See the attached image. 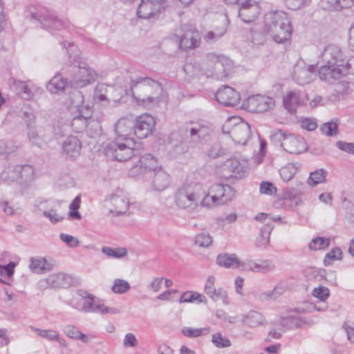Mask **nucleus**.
Returning <instances> with one entry per match:
<instances>
[{
  "label": "nucleus",
  "mask_w": 354,
  "mask_h": 354,
  "mask_svg": "<svg viewBox=\"0 0 354 354\" xmlns=\"http://www.w3.org/2000/svg\"><path fill=\"white\" fill-rule=\"evenodd\" d=\"M130 89L137 102L147 106L158 104L163 91L161 84L142 77L131 80Z\"/></svg>",
  "instance_id": "f257e3e1"
},
{
  "label": "nucleus",
  "mask_w": 354,
  "mask_h": 354,
  "mask_svg": "<svg viewBox=\"0 0 354 354\" xmlns=\"http://www.w3.org/2000/svg\"><path fill=\"white\" fill-rule=\"evenodd\" d=\"M263 30L278 44L288 41L292 34V28L287 14L283 11L267 13L264 17Z\"/></svg>",
  "instance_id": "f03ea898"
},
{
  "label": "nucleus",
  "mask_w": 354,
  "mask_h": 354,
  "mask_svg": "<svg viewBox=\"0 0 354 354\" xmlns=\"http://www.w3.org/2000/svg\"><path fill=\"white\" fill-rule=\"evenodd\" d=\"M61 44L67 50L70 58H73V64L76 68L73 81L77 87L82 88L95 82L97 78V73L87 64L80 62L77 46L68 41L61 42Z\"/></svg>",
  "instance_id": "7ed1b4c3"
},
{
  "label": "nucleus",
  "mask_w": 354,
  "mask_h": 354,
  "mask_svg": "<svg viewBox=\"0 0 354 354\" xmlns=\"http://www.w3.org/2000/svg\"><path fill=\"white\" fill-rule=\"evenodd\" d=\"M136 142L133 139L115 138V140L107 143L104 147V153L117 161L123 162L136 157L138 152L134 149Z\"/></svg>",
  "instance_id": "20e7f679"
},
{
  "label": "nucleus",
  "mask_w": 354,
  "mask_h": 354,
  "mask_svg": "<svg viewBox=\"0 0 354 354\" xmlns=\"http://www.w3.org/2000/svg\"><path fill=\"white\" fill-rule=\"evenodd\" d=\"M26 18L39 22L44 28L60 30L66 25V21L58 18L53 11L43 7H31L26 12Z\"/></svg>",
  "instance_id": "39448f33"
},
{
  "label": "nucleus",
  "mask_w": 354,
  "mask_h": 354,
  "mask_svg": "<svg viewBox=\"0 0 354 354\" xmlns=\"http://www.w3.org/2000/svg\"><path fill=\"white\" fill-rule=\"evenodd\" d=\"M270 137L273 142L279 144L289 153L300 154L308 149L304 138L292 134L286 135L282 130L273 131Z\"/></svg>",
  "instance_id": "423d86ee"
},
{
  "label": "nucleus",
  "mask_w": 354,
  "mask_h": 354,
  "mask_svg": "<svg viewBox=\"0 0 354 354\" xmlns=\"http://www.w3.org/2000/svg\"><path fill=\"white\" fill-rule=\"evenodd\" d=\"M201 198V195L198 192V188L188 185L177 190L175 202L179 208L191 212L198 207Z\"/></svg>",
  "instance_id": "0eeeda50"
},
{
  "label": "nucleus",
  "mask_w": 354,
  "mask_h": 354,
  "mask_svg": "<svg viewBox=\"0 0 354 354\" xmlns=\"http://www.w3.org/2000/svg\"><path fill=\"white\" fill-rule=\"evenodd\" d=\"M176 35L179 39L180 48L184 50L197 47L200 44L198 31L192 25L184 24L176 30Z\"/></svg>",
  "instance_id": "6e6552de"
},
{
  "label": "nucleus",
  "mask_w": 354,
  "mask_h": 354,
  "mask_svg": "<svg viewBox=\"0 0 354 354\" xmlns=\"http://www.w3.org/2000/svg\"><path fill=\"white\" fill-rule=\"evenodd\" d=\"M170 0H141L137 9V15L142 19H150L164 10Z\"/></svg>",
  "instance_id": "1a4fd4ad"
},
{
  "label": "nucleus",
  "mask_w": 354,
  "mask_h": 354,
  "mask_svg": "<svg viewBox=\"0 0 354 354\" xmlns=\"http://www.w3.org/2000/svg\"><path fill=\"white\" fill-rule=\"evenodd\" d=\"M317 67L308 65L304 61H298L292 72L293 80L299 85L310 83L316 77Z\"/></svg>",
  "instance_id": "9d476101"
},
{
  "label": "nucleus",
  "mask_w": 354,
  "mask_h": 354,
  "mask_svg": "<svg viewBox=\"0 0 354 354\" xmlns=\"http://www.w3.org/2000/svg\"><path fill=\"white\" fill-rule=\"evenodd\" d=\"M243 105L250 112L263 113L272 109L275 105V102L269 96L254 95L248 97Z\"/></svg>",
  "instance_id": "9b49d317"
},
{
  "label": "nucleus",
  "mask_w": 354,
  "mask_h": 354,
  "mask_svg": "<svg viewBox=\"0 0 354 354\" xmlns=\"http://www.w3.org/2000/svg\"><path fill=\"white\" fill-rule=\"evenodd\" d=\"M208 59L214 63L212 75L216 79L223 80L227 77L232 70V61L227 57L214 54L209 55Z\"/></svg>",
  "instance_id": "f8f14e48"
},
{
  "label": "nucleus",
  "mask_w": 354,
  "mask_h": 354,
  "mask_svg": "<svg viewBox=\"0 0 354 354\" xmlns=\"http://www.w3.org/2000/svg\"><path fill=\"white\" fill-rule=\"evenodd\" d=\"M156 120L148 113L138 116L133 124L134 134L140 139H144L152 134L155 128Z\"/></svg>",
  "instance_id": "ddd939ff"
},
{
  "label": "nucleus",
  "mask_w": 354,
  "mask_h": 354,
  "mask_svg": "<svg viewBox=\"0 0 354 354\" xmlns=\"http://www.w3.org/2000/svg\"><path fill=\"white\" fill-rule=\"evenodd\" d=\"M72 281L73 280L70 275L59 272L51 274L45 279L40 280L38 282V286L41 289H46L47 288H66L71 286Z\"/></svg>",
  "instance_id": "4468645a"
},
{
  "label": "nucleus",
  "mask_w": 354,
  "mask_h": 354,
  "mask_svg": "<svg viewBox=\"0 0 354 354\" xmlns=\"http://www.w3.org/2000/svg\"><path fill=\"white\" fill-rule=\"evenodd\" d=\"M160 167L158 166L156 158L151 154H145L140 157L139 164L136 165L130 170L131 176L139 175L142 173L153 174Z\"/></svg>",
  "instance_id": "2eb2a0df"
},
{
  "label": "nucleus",
  "mask_w": 354,
  "mask_h": 354,
  "mask_svg": "<svg viewBox=\"0 0 354 354\" xmlns=\"http://www.w3.org/2000/svg\"><path fill=\"white\" fill-rule=\"evenodd\" d=\"M319 57L327 64L343 66V54L340 48L335 44L327 45L319 55Z\"/></svg>",
  "instance_id": "dca6fc26"
},
{
  "label": "nucleus",
  "mask_w": 354,
  "mask_h": 354,
  "mask_svg": "<svg viewBox=\"0 0 354 354\" xmlns=\"http://www.w3.org/2000/svg\"><path fill=\"white\" fill-rule=\"evenodd\" d=\"M239 5H240L239 17L245 23L253 21L260 13L259 6L254 0H244Z\"/></svg>",
  "instance_id": "f3484780"
},
{
  "label": "nucleus",
  "mask_w": 354,
  "mask_h": 354,
  "mask_svg": "<svg viewBox=\"0 0 354 354\" xmlns=\"http://www.w3.org/2000/svg\"><path fill=\"white\" fill-rule=\"evenodd\" d=\"M215 98L218 102L225 106H234L239 103L241 97L233 88L225 86L216 93Z\"/></svg>",
  "instance_id": "a211bd4d"
},
{
  "label": "nucleus",
  "mask_w": 354,
  "mask_h": 354,
  "mask_svg": "<svg viewBox=\"0 0 354 354\" xmlns=\"http://www.w3.org/2000/svg\"><path fill=\"white\" fill-rule=\"evenodd\" d=\"M229 133L235 142L245 145L251 136L250 126L248 122L240 120L234 124Z\"/></svg>",
  "instance_id": "6ab92c4d"
},
{
  "label": "nucleus",
  "mask_w": 354,
  "mask_h": 354,
  "mask_svg": "<svg viewBox=\"0 0 354 354\" xmlns=\"http://www.w3.org/2000/svg\"><path fill=\"white\" fill-rule=\"evenodd\" d=\"M209 191L210 194L215 195L218 205L231 201L235 195V190L228 185L214 184L209 187Z\"/></svg>",
  "instance_id": "aec40b11"
},
{
  "label": "nucleus",
  "mask_w": 354,
  "mask_h": 354,
  "mask_svg": "<svg viewBox=\"0 0 354 354\" xmlns=\"http://www.w3.org/2000/svg\"><path fill=\"white\" fill-rule=\"evenodd\" d=\"M241 270L253 272L268 273L275 269L274 264L270 260H261L256 262L253 260H246L241 262Z\"/></svg>",
  "instance_id": "412c9836"
},
{
  "label": "nucleus",
  "mask_w": 354,
  "mask_h": 354,
  "mask_svg": "<svg viewBox=\"0 0 354 354\" xmlns=\"http://www.w3.org/2000/svg\"><path fill=\"white\" fill-rule=\"evenodd\" d=\"M307 95L300 92L290 91L283 97V104L288 111L294 114L297 109L301 104L306 103Z\"/></svg>",
  "instance_id": "4be33fe9"
},
{
  "label": "nucleus",
  "mask_w": 354,
  "mask_h": 354,
  "mask_svg": "<svg viewBox=\"0 0 354 354\" xmlns=\"http://www.w3.org/2000/svg\"><path fill=\"white\" fill-rule=\"evenodd\" d=\"M214 283L215 277L214 276H209L205 283L204 292L214 301L221 299L223 304H227L229 301L226 291L222 288L216 289L214 287Z\"/></svg>",
  "instance_id": "5701e85b"
},
{
  "label": "nucleus",
  "mask_w": 354,
  "mask_h": 354,
  "mask_svg": "<svg viewBox=\"0 0 354 354\" xmlns=\"http://www.w3.org/2000/svg\"><path fill=\"white\" fill-rule=\"evenodd\" d=\"M19 171V178L17 184L24 192L29 187L35 179V170L34 167L29 165H17Z\"/></svg>",
  "instance_id": "b1692460"
},
{
  "label": "nucleus",
  "mask_w": 354,
  "mask_h": 354,
  "mask_svg": "<svg viewBox=\"0 0 354 354\" xmlns=\"http://www.w3.org/2000/svg\"><path fill=\"white\" fill-rule=\"evenodd\" d=\"M318 75L322 80L331 82L333 80H338L344 75V71L343 68L339 66L326 64L321 66Z\"/></svg>",
  "instance_id": "393cba45"
},
{
  "label": "nucleus",
  "mask_w": 354,
  "mask_h": 354,
  "mask_svg": "<svg viewBox=\"0 0 354 354\" xmlns=\"http://www.w3.org/2000/svg\"><path fill=\"white\" fill-rule=\"evenodd\" d=\"M62 149L68 157L75 158L80 154L82 143L77 137L68 136L64 141Z\"/></svg>",
  "instance_id": "a878e982"
},
{
  "label": "nucleus",
  "mask_w": 354,
  "mask_h": 354,
  "mask_svg": "<svg viewBox=\"0 0 354 354\" xmlns=\"http://www.w3.org/2000/svg\"><path fill=\"white\" fill-rule=\"evenodd\" d=\"M133 128V122L126 118L120 119L115 125V133L116 138H120L124 140V139H133L130 137L132 134V130Z\"/></svg>",
  "instance_id": "bb28decb"
},
{
  "label": "nucleus",
  "mask_w": 354,
  "mask_h": 354,
  "mask_svg": "<svg viewBox=\"0 0 354 354\" xmlns=\"http://www.w3.org/2000/svg\"><path fill=\"white\" fill-rule=\"evenodd\" d=\"M193 126L189 129L187 128V131L189 132V136L192 138L193 142L198 143L204 140L210 133L209 128L201 123L190 122Z\"/></svg>",
  "instance_id": "cd10ccee"
},
{
  "label": "nucleus",
  "mask_w": 354,
  "mask_h": 354,
  "mask_svg": "<svg viewBox=\"0 0 354 354\" xmlns=\"http://www.w3.org/2000/svg\"><path fill=\"white\" fill-rule=\"evenodd\" d=\"M150 177H152V186L154 190L158 192L165 190L170 183L169 174L161 168L151 174Z\"/></svg>",
  "instance_id": "c85d7f7f"
},
{
  "label": "nucleus",
  "mask_w": 354,
  "mask_h": 354,
  "mask_svg": "<svg viewBox=\"0 0 354 354\" xmlns=\"http://www.w3.org/2000/svg\"><path fill=\"white\" fill-rule=\"evenodd\" d=\"M30 270L36 274H42L50 271L53 268V263L48 262L45 258L32 257L30 259Z\"/></svg>",
  "instance_id": "c756f323"
},
{
  "label": "nucleus",
  "mask_w": 354,
  "mask_h": 354,
  "mask_svg": "<svg viewBox=\"0 0 354 354\" xmlns=\"http://www.w3.org/2000/svg\"><path fill=\"white\" fill-rule=\"evenodd\" d=\"M111 201L114 207L110 209V213L118 216L127 211L129 203L127 198L118 194H113L111 196Z\"/></svg>",
  "instance_id": "7c9ffc66"
},
{
  "label": "nucleus",
  "mask_w": 354,
  "mask_h": 354,
  "mask_svg": "<svg viewBox=\"0 0 354 354\" xmlns=\"http://www.w3.org/2000/svg\"><path fill=\"white\" fill-rule=\"evenodd\" d=\"M243 167L236 158L227 160L223 165V170L225 172V177H236L243 171Z\"/></svg>",
  "instance_id": "2f4dec72"
},
{
  "label": "nucleus",
  "mask_w": 354,
  "mask_h": 354,
  "mask_svg": "<svg viewBox=\"0 0 354 354\" xmlns=\"http://www.w3.org/2000/svg\"><path fill=\"white\" fill-rule=\"evenodd\" d=\"M217 263L226 268H241V261L235 254H221L217 257Z\"/></svg>",
  "instance_id": "473e14b6"
},
{
  "label": "nucleus",
  "mask_w": 354,
  "mask_h": 354,
  "mask_svg": "<svg viewBox=\"0 0 354 354\" xmlns=\"http://www.w3.org/2000/svg\"><path fill=\"white\" fill-rule=\"evenodd\" d=\"M263 316L257 311H250L247 315H242V322L249 327H257L264 322Z\"/></svg>",
  "instance_id": "72a5a7b5"
},
{
  "label": "nucleus",
  "mask_w": 354,
  "mask_h": 354,
  "mask_svg": "<svg viewBox=\"0 0 354 354\" xmlns=\"http://www.w3.org/2000/svg\"><path fill=\"white\" fill-rule=\"evenodd\" d=\"M90 112V110H87ZM86 131L91 138H95L102 134V127L98 120L91 118L90 113L87 120Z\"/></svg>",
  "instance_id": "f704fd0d"
},
{
  "label": "nucleus",
  "mask_w": 354,
  "mask_h": 354,
  "mask_svg": "<svg viewBox=\"0 0 354 354\" xmlns=\"http://www.w3.org/2000/svg\"><path fill=\"white\" fill-rule=\"evenodd\" d=\"M66 86V82L60 75L54 76L47 84L46 88L51 93L63 91Z\"/></svg>",
  "instance_id": "c9c22d12"
},
{
  "label": "nucleus",
  "mask_w": 354,
  "mask_h": 354,
  "mask_svg": "<svg viewBox=\"0 0 354 354\" xmlns=\"http://www.w3.org/2000/svg\"><path fill=\"white\" fill-rule=\"evenodd\" d=\"M19 171L17 165H8L1 172L0 178L2 180L6 182H16L17 183Z\"/></svg>",
  "instance_id": "e433bc0d"
},
{
  "label": "nucleus",
  "mask_w": 354,
  "mask_h": 354,
  "mask_svg": "<svg viewBox=\"0 0 354 354\" xmlns=\"http://www.w3.org/2000/svg\"><path fill=\"white\" fill-rule=\"evenodd\" d=\"M28 137L29 140L35 145L41 147L44 143V135L41 134V129L39 130L28 124Z\"/></svg>",
  "instance_id": "4c0bfd02"
},
{
  "label": "nucleus",
  "mask_w": 354,
  "mask_h": 354,
  "mask_svg": "<svg viewBox=\"0 0 354 354\" xmlns=\"http://www.w3.org/2000/svg\"><path fill=\"white\" fill-rule=\"evenodd\" d=\"M327 171L324 169H317L310 174L308 179V184L311 187L317 186L318 184L326 182Z\"/></svg>",
  "instance_id": "58836bf2"
},
{
  "label": "nucleus",
  "mask_w": 354,
  "mask_h": 354,
  "mask_svg": "<svg viewBox=\"0 0 354 354\" xmlns=\"http://www.w3.org/2000/svg\"><path fill=\"white\" fill-rule=\"evenodd\" d=\"M88 117V113L86 115H83L82 113V111H80V114L73 118L71 120V127L73 131L76 133H81L84 130H86L87 120Z\"/></svg>",
  "instance_id": "ea45409f"
},
{
  "label": "nucleus",
  "mask_w": 354,
  "mask_h": 354,
  "mask_svg": "<svg viewBox=\"0 0 354 354\" xmlns=\"http://www.w3.org/2000/svg\"><path fill=\"white\" fill-rule=\"evenodd\" d=\"M272 227L269 225L263 226L260 231L259 236L257 238L256 245L258 248H266L270 243V235Z\"/></svg>",
  "instance_id": "a19ab883"
},
{
  "label": "nucleus",
  "mask_w": 354,
  "mask_h": 354,
  "mask_svg": "<svg viewBox=\"0 0 354 354\" xmlns=\"http://www.w3.org/2000/svg\"><path fill=\"white\" fill-rule=\"evenodd\" d=\"M15 85L17 94L24 100H28L32 98L33 93L27 82L20 80L15 81Z\"/></svg>",
  "instance_id": "79ce46f5"
},
{
  "label": "nucleus",
  "mask_w": 354,
  "mask_h": 354,
  "mask_svg": "<svg viewBox=\"0 0 354 354\" xmlns=\"http://www.w3.org/2000/svg\"><path fill=\"white\" fill-rule=\"evenodd\" d=\"M18 147L12 140L0 139V156H6L15 152Z\"/></svg>",
  "instance_id": "37998d69"
},
{
  "label": "nucleus",
  "mask_w": 354,
  "mask_h": 354,
  "mask_svg": "<svg viewBox=\"0 0 354 354\" xmlns=\"http://www.w3.org/2000/svg\"><path fill=\"white\" fill-rule=\"evenodd\" d=\"M330 240L324 237L314 238L308 245L310 250H324L329 246Z\"/></svg>",
  "instance_id": "c03bdc74"
},
{
  "label": "nucleus",
  "mask_w": 354,
  "mask_h": 354,
  "mask_svg": "<svg viewBox=\"0 0 354 354\" xmlns=\"http://www.w3.org/2000/svg\"><path fill=\"white\" fill-rule=\"evenodd\" d=\"M226 30V23L223 22V24L219 26V31L218 32H214L212 30L209 31L204 36V39L207 42H215L225 35Z\"/></svg>",
  "instance_id": "a18cd8bd"
},
{
  "label": "nucleus",
  "mask_w": 354,
  "mask_h": 354,
  "mask_svg": "<svg viewBox=\"0 0 354 354\" xmlns=\"http://www.w3.org/2000/svg\"><path fill=\"white\" fill-rule=\"evenodd\" d=\"M283 288L276 286L273 290L261 293L259 298L262 301L276 299L283 293Z\"/></svg>",
  "instance_id": "49530a36"
},
{
  "label": "nucleus",
  "mask_w": 354,
  "mask_h": 354,
  "mask_svg": "<svg viewBox=\"0 0 354 354\" xmlns=\"http://www.w3.org/2000/svg\"><path fill=\"white\" fill-rule=\"evenodd\" d=\"M102 252L109 257L117 259L124 257L127 253V250L123 248H112L110 247H103Z\"/></svg>",
  "instance_id": "de8ad7c7"
},
{
  "label": "nucleus",
  "mask_w": 354,
  "mask_h": 354,
  "mask_svg": "<svg viewBox=\"0 0 354 354\" xmlns=\"http://www.w3.org/2000/svg\"><path fill=\"white\" fill-rule=\"evenodd\" d=\"M297 172V168L292 164H288L279 170V174L283 181L288 182L291 180Z\"/></svg>",
  "instance_id": "09e8293b"
},
{
  "label": "nucleus",
  "mask_w": 354,
  "mask_h": 354,
  "mask_svg": "<svg viewBox=\"0 0 354 354\" xmlns=\"http://www.w3.org/2000/svg\"><path fill=\"white\" fill-rule=\"evenodd\" d=\"M338 124L337 122L330 121L324 123L320 130L322 133L327 136H334L337 133Z\"/></svg>",
  "instance_id": "8fccbe9b"
},
{
  "label": "nucleus",
  "mask_w": 354,
  "mask_h": 354,
  "mask_svg": "<svg viewBox=\"0 0 354 354\" xmlns=\"http://www.w3.org/2000/svg\"><path fill=\"white\" fill-rule=\"evenodd\" d=\"M130 288L131 287L128 281L117 279L114 281L111 290L115 293L123 294L129 290Z\"/></svg>",
  "instance_id": "3c124183"
},
{
  "label": "nucleus",
  "mask_w": 354,
  "mask_h": 354,
  "mask_svg": "<svg viewBox=\"0 0 354 354\" xmlns=\"http://www.w3.org/2000/svg\"><path fill=\"white\" fill-rule=\"evenodd\" d=\"M81 198L80 196H77L69 205L70 212L69 217L72 219L80 220L81 215L78 212V209L80 207Z\"/></svg>",
  "instance_id": "603ef678"
},
{
  "label": "nucleus",
  "mask_w": 354,
  "mask_h": 354,
  "mask_svg": "<svg viewBox=\"0 0 354 354\" xmlns=\"http://www.w3.org/2000/svg\"><path fill=\"white\" fill-rule=\"evenodd\" d=\"M31 330L37 333L39 336L50 341L59 340L58 333L54 330H43L35 327H31Z\"/></svg>",
  "instance_id": "864d4df0"
},
{
  "label": "nucleus",
  "mask_w": 354,
  "mask_h": 354,
  "mask_svg": "<svg viewBox=\"0 0 354 354\" xmlns=\"http://www.w3.org/2000/svg\"><path fill=\"white\" fill-rule=\"evenodd\" d=\"M212 342L218 348H227L231 346V341L220 333L212 335Z\"/></svg>",
  "instance_id": "5fc2aeb1"
},
{
  "label": "nucleus",
  "mask_w": 354,
  "mask_h": 354,
  "mask_svg": "<svg viewBox=\"0 0 354 354\" xmlns=\"http://www.w3.org/2000/svg\"><path fill=\"white\" fill-rule=\"evenodd\" d=\"M342 259V252L339 248H333L328 252L324 258V263L325 266H329L331 261L340 260Z\"/></svg>",
  "instance_id": "6e6d98bb"
},
{
  "label": "nucleus",
  "mask_w": 354,
  "mask_h": 354,
  "mask_svg": "<svg viewBox=\"0 0 354 354\" xmlns=\"http://www.w3.org/2000/svg\"><path fill=\"white\" fill-rule=\"evenodd\" d=\"M212 243V237L206 232L198 234L195 237V244L199 247L207 248Z\"/></svg>",
  "instance_id": "4d7b16f0"
},
{
  "label": "nucleus",
  "mask_w": 354,
  "mask_h": 354,
  "mask_svg": "<svg viewBox=\"0 0 354 354\" xmlns=\"http://www.w3.org/2000/svg\"><path fill=\"white\" fill-rule=\"evenodd\" d=\"M313 295L321 301H325L330 295L329 289L324 286H319L313 289Z\"/></svg>",
  "instance_id": "13d9d810"
},
{
  "label": "nucleus",
  "mask_w": 354,
  "mask_h": 354,
  "mask_svg": "<svg viewBox=\"0 0 354 354\" xmlns=\"http://www.w3.org/2000/svg\"><path fill=\"white\" fill-rule=\"evenodd\" d=\"M118 312V311L116 310V308H108L103 304H101L100 302L96 301L93 306V310L91 311V313H100L101 314H115L117 313Z\"/></svg>",
  "instance_id": "bf43d9fd"
},
{
  "label": "nucleus",
  "mask_w": 354,
  "mask_h": 354,
  "mask_svg": "<svg viewBox=\"0 0 354 354\" xmlns=\"http://www.w3.org/2000/svg\"><path fill=\"white\" fill-rule=\"evenodd\" d=\"M200 204L203 207H213L217 205V201L215 195L210 194V192L208 191L207 194L199 201Z\"/></svg>",
  "instance_id": "052dcab7"
},
{
  "label": "nucleus",
  "mask_w": 354,
  "mask_h": 354,
  "mask_svg": "<svg viewBox=\"0 0 354 354\" xmlns=\"http://www.w3.org/2000/svg\"><path fill=\"white\" fill-rule=\"evenodd\" d=\"M277 189L269 181H263L260 184V192L263 194L273 195L277 193Z\"/></svg>",
  "instance_id": "680f3d73"
},
{
  "label": "nucleus",
  "mask_w": 354,
  "mask_h": 354,
  "mask_svg": "<svg viewBox=\"0 0 354 354\" xmlns=\"http://www.w3.org/2000/svg\"><path fill=\"white\" fill-rule=\"evenodd\" d=\"M71 103L73 106L80 109L84 104V95L79 91H75L71 95Z\"/></svg>",
  "instance_id": "e2e57ef3"
},
{
  "label": "nucleus",
  "mask_w": 354,
  "mask_h": 354,
  "mask_svg": "<svg viewBox=\"0 0 354 354\" xmlns=\"http://www.w3.org/2000/svg\"><path fill=\"white\" fill-rule=\"evenodd\" d=\"M59 237L60 239L70 248H76L80 245L79 240L71 235L62 233Z\"/></svg>",
  "instance_id": "0e129e2a"
},
{
  "label": "nucleus",
  "mask_w": 354,
  "mask_h": 354,
  "mask_svg": "<svg viewBox=\"0 0 354 354\" xmlns=\"http://www.w3.org/2000/svg\"><path fill=\"white\" fill-rule=\"evenodd\" d=\"M204 330L208 331V329L184 328L182 329V333L188 337H198L203 335Z\"/></svg>",
  "instance_id": "69168bd1"
},
{
  "label": "nucleus",
  "mask_w": 354,
  "mask_h": 354,
  "mask_svg": "<svg viewBox=\"0 0 354 354\" xmlns=\"http://www.w3.org/2000/svg\"><path fill=\"white\" fill-rule=\"evenodd\" d=\"M64 333L71 339H77L81 331L73 325H66L63 328Z\"/></svg>",
  "instance_id": "338daca9"
},
{
  "label": "nucleus",
  "mask_w": 354,
  "mask_h": 354,
  "mask_svg": "<svg viewBox=\"0 0 354 354\" xmlns=\"http://www.w3.org/2000/svg\"><path fill=\"white\" fill-rule=\"evenodd\" d=\"M335 145L339 150L354 155V142L337 141Z\"/></svg>",
  "instance_id": "774afa93"
}]
</instances>
